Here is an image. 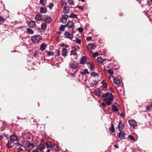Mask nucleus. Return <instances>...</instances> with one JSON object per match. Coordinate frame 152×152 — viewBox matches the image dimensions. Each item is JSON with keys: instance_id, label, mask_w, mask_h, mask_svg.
Returning <instances> with one entry per match:
<instances>
[{"instance_id": "1", "label": "nucleus", "mask_w": 152, "mask_h": 152, "mask_svg": "<svg viewBox=\"0 0 152 152\" xmlns=\"http://www.w3.org/2000/svg\"><path fill=\"white\" fill-rule=\"evenodd\" d=\"M102 97L104 98V100L106 104L108 106L110 105L112 102L113 101L114 97L113 94L111 93L107 92L104 93L102 95Z\"/></svg>"}, {"instance_id": "2", "label": "nucleus", "mask_w": 152, "mask_h": 152, "mask_svg": "<svg viewBox=\"0 0 152 152\" xmlns=\"http://www.w3.org/2000/svg\"><path fill=\"white\" fill-rule=\"evenodd\" d=\"M18 138L17 136L15 134H13L10 136V140H8L7 144L6 146L8 148H10L14 146V143L16 144L15 142H17Z\"/></svg>"}, {"instance_id": "3", "label": "nucleus", "mask_w": 152, "mask_h": 152, "mask_svg": "<svg viewBox=\"0 0 152 152\" xmlns=\"http://www.w3.org/2000/svg\"><path fill=\"white\" fill-rule=\"evenodd\" d=\"M42 39V37L39 35H35L31 38V40L34 43L40 42Z\"/></svg>"}, {"instance_id": "4", "label": "nucleus", "mask_w": 152, "mask_h": 152, "mask_svg": "<svg viewBox=\"0 0 152 152\" xmlns=\"http://www.w3.org/2000/svg\"><path fill=\"white\" fill-rule=\"evenodd\" d=\"M74 23L72 21H69L67 24L65 25L66 26L72 28V31L70 30V31L72 34L75 33V32L73 31L74 28H73L74 26Z\"/></svg>"}, {"instance_id": "5", "label": "nucleus", "mask_w": 152, "mask_h": 152, "mask_svg": "<svg viewBox=\"0 0 152 152\" xmlns=\"http://www.w3.org/2000/svg\"><path fill=\"white\" fill-rule=\"evenodd\" d=\"M112 107V111L115 112L118 111L120 109L119 106L116 102H115L114 105H113Z\"/></svg>"}, {"instance_id": "6", "label": "nucleus", "mask_w": 152, "mask_h": 152, "mask_svg": "<svg viewBox=\"0 0 152 152\" xmlns=\"http://www.w3.org/2000/svg\"><path fill=\"white\" fill-rule=\"evenodd\" d=\"M128 122L130 125L134 128H135L137 126V123L134 120H129L128 121Z\"/></svg>"}, {"instance_id": "7", "label": "nucleus", "mask_w": 152, "mask_h": 152, "mask_svg": "<svg viewBox=\"0 0 152 152\" xmlns=\"http://www.w3.org/2000/svg\"><path fill=\"white\" fill-rule=\"evenodd\" d=\"M79 63L77 61H74L71 64H70L71 67L73 69H76L78 67Z\"/></svg>"}, {"instance_id": "8", "label": "nucleus", "mask_w": 152, "mask_h": 152, "mask_svg": "<svg viewBox=\"0 0 152 152\" xmlns=\"http://www.w3.org/2000/svg\"><path fill=\"white\" fill-rule=\"evenodd\" d=\"M102 90H100L99 88H97L95 90V93L97 96L99 97H102V95L104 93L101 92Z\"/></svg>"}, {"instance_id": "9", "label": "nucleus", "mask_w": 152, "mask_h": 152, "mask_svg": "<svg viewBox=\"0 0 152 152\" xmlns=\"http://www.w3.org/2000/svg\"><path fill=\"white\" fill-rule=\"evenodd\" d=\"M126 136V133L123 131H120L119 133L118 137L121 140L124 139H125V137Z\"/></svg>"}, {"instance_id": "10", "label": "nucleus", "mask_w": 152, "mask_h": 152, "mask_svg": "<svg viewBox=\"0 0 152 152\" xmlns=\"http://www.w3.org/2000/svg\"><path fill=\"white\" fill-rule=\"evenodd\" d=\"M64 35L65 38H68L70 40H72L73 38V37L72 34H70L68 32H66L64 34Z\"/></svg>"}, {"instance_id": "11", "label": "nucleus", "mask_w": 152, "mask_h": 152, "mask_svg": "<svg viewBox=\"0 0 152 152\" xmlns=\"http://www.w3.org/2000/svg\"><path fill=\"white\" fill-rule=\"evenodd\" d=\"M28 26L31 28L35 27L36 26L35 21L33 20H30L29 21H27Z\"/></svg>"}, {"instance_id": "12", "label": "nucleus", "mask_w": 152, "mask_h": 152, "mask_svg": "<svg viewBox=\"0 0 152 152\" xmlns=\"http://www.w3.org/2000/svg\"><path fill=\"white\" fill-rule=\"evenodd\" d=\"M87 61V57L86 56H83L80 59V63L82 64H85Z\"/></svg>"}, {"instance_id": "13", "label": "nucleus", "mask_w": 152, "mask_h": 152, "mask_svg": "<svg viewBox=\"0 0 152 152\" xmlns=\"http://www.w3.org/2000/svg\"><path fill=\"white\" fill-rule=\"evenodd\" d=\"M96 47L94 44L89 43L88 44L87 48L88 50H91L93 49H95Z\"/></svg>"}, {"instance_id": "14", "label": "nucleus", "mask_w": 152, "mask_h": 152, "mask_svg": "<svg viewBox=\"0 0 152 152\" xmlns=\"http://www.w3.org/2000/svg\"><path fill=\"white\" fill-rule=\"evenodd\" d=\"M23 145L19 143H17L16 144V147L17 148V152H20L22 151V149L21 148V147Z\"/></svg>"}, {"instance_id": "15", "label": "nucleus", "mask_w": 152, "mask_h": 152, "mask_svg": "<svg viewBox=\"0 0 152 152\" xmlns=\"http://www.w3.org/2000/svg\"><path fill=\"white\" fill-rule=\"evenodd\" d=\"M72 49H73L70 51V55H73L74 56L77 55V53L76 51L77 50V49L75 47H72Z\"/></svg>"}, {"instance_id": "16", "label": "nucleus", "mask_w": 152, "mask_h": 152, "mask_svg": "<svg viewBox=\"0 0 152 152\" xmlns=\"http://www.w3.org/2000/svg\"><path fill=\"white\" fill-rule=\"evenodd\" d=\"M42 19L43 18L40 14L37 15L35 17V19L37 21H41Z\"/></svg>"}, {"instance_id": "17", "label": "nucleus", "mask_w": 152, "mask_h": 152, "mask_svg": "<svg viewBox=\"0 0 152 152\" xmlns=\"http://www.w3.org/2000/svg\"><path fill=\"white\" fill-rule=\"evenodd\" d=\"M124 125L122 123V122L121 121H120L118 123V129L119 131H121L122 129H123V126Z\"/></svg>"}, {"instance_id": "18", "label": "nucleus", "mask_w": 152, "mask_h": 152, "mask_svg": "<svg viewBox=\"0 0 152 152\" xmlns=\"http://www.w3.org/2000/svg\"><path fill=\"white\" fill-rule=\"evenodd\" d=\"M43 20L46 23H50L51 21V19L49 17H45L44 18Z\"/></svg>"}, {"instance_id": "19", "label": "nucleus", "mask_w": 152, "mask_h": 152, "mask_svg": "<svg viewBox=\"0 0 152 152\" xmlns=\"http://www.w3.org/2000/svg\"><path fill=\"white\" fill-rule=\"evenodd\" d=\"M67 50L66 48H63L61 51V54L64 56H66L67 55Z\"/></svg>"}, {"instance_id": "20", "label": "nucleus", "mask_w": 152, "mask_h": 152, "mask_svg": "<svg viewBox=\"0 0 152 152\" xmlns=\"http://www.w3.org/2000/svg\"><path fill=\"white\" fill-rule=\"evenodd\" d=\"M47 45L44 43L42 44L40 46V49L42 51H43L45 49V48L47 47Z\"/></svg>"}, {"instance_id": "21", "label": "nucleus", "mask_w": 152, "mask_h": 152, "mask_svg": "<svg viewBox=\"0 0 152 152\" xmlns=\"http://www.w3.org/2000/svg\"><path fill=\"white\" fill-rule=\"evenodd\" d=\"M102 84V86L103 88L102 89H107V84L105 82V81L103 80L101 82Z\"/></svg>"}, {"instance_id": "22", "label": "nucleus", "mask_w": 152, "mask_h": 152, "mask_svg": "<svg viewBox=\"0 0 152 152\" xmlns=\"http://www.w3.org/2000/svg\"><path fill=\"white\" fill-rule=\"evenodd\" d=\"M40 12L41 13H46L47 12L46 8L44 7H41L40 9Z\"/></svg>"}, {"instance_id": "23", "label": "nucleus", "mask_w": 152, "mask_h": 152, "mask_svg": "<svg viewBox=\"0 0 152 152\" xmlns=\"http://www.w3.org/2000/svg\"><path fill=\"white\" fill-rule=\"evenodd\" d=\"M113 82L116 85H118L120 83V81L118 78H115L113 79Z\"/></svg>"}, {"instance_id": "24", "label": "nucleus", "mask_w": 152, "mask_h": 152, "mask_svg": "<svg viewBox=\"0 0 152 152\" xmlns=\"http://www.w3.org/2000/svg\"><path fill=\"white\" fill-rule=\"evenodd\" d=\"M27 32L29 34H32L34 33V31L31 28H27L26 29Z\"/></svg>"}, {"instance_id": "25", "label": "nucleus", "mask_w": 152, "mask_h": 152, "mask_svg": "<svg viewBox=\"0 0 152 152\" xmlns=\"http://www.w3.org/2000/svg\"><path fill=\"white\" fill-rule=\"evenodd\" d=\"M88 66L91 70L93 71L94 70V65L93 63H91V64H89Z\"/></svg>"}, {"instance_id": "26", "label": "nucleus", "mask_w": 152, "mask_h": 152, "mask_svg": "<svg viewBox=\"0 0 152 152\" xmlns=\"http://www.w3.org/2000/svg\"><path fill=\"white\" fill-rule=\"evenodd\" d=\"M46 0H40L39 4H42L43 6H45L46 4Z\"/></svg>"}, {"instance_id": "27", "label": "nucleus", "mask_w": 152, "mask_h": 152, "mask_svg": "<svg viewBox=\"0 0 152 152\" xmlns=\"http://www.w3.org/2000/svg\"><path fill=\"white\" fill-rule=\"evenodd\" d=\"M97 62L99 63H102L103 62V59L100 57H98L97 59Z\"/></svg>"}, {"instance_id": "28", "label": "nucleus", "mask_w": 152, "mask_h": 152, "mask_svg": "<svg viewBox=\"0 0 152 152\" xmlns=\"http://www.w3.org/2000/svg\"><path fill=\"white\" fill-rule=\"evenodd\" d=\"M41 28L43 30H45L47 27L46 24L45 23H42L41 25Z\"/></svg>"}, {"instance_id": "29", "label": "nucleus", "mask_w": 152, "mask_h": 152, "mask_svg": "<svg viewBox=\"0 0 152 152\" xmlns=\"http://www.w3.org/2000/svg\"><path fill=\"white\" fill-rule=\"evenodd\" d=\"M46 52L47 54L49 56H53L54 54V53L53 52L47 51Z\"/></svg>"}, {"instance_id": "30", "label": "nucleus", "mask_w": 152, "mask_h": 152, "mask_svg": "<svg viewBox=\"0 0 152 152\" xmlns=\"http://www.w3.org/2000/svg\"><path fill=\"white\" fill-rule=\"evenodd\" d=\"M67 3L70 5H74V0H67Z\"/></svg>"}, {"instance_id": "31", "label": "nucleus", "mask_w": 152, "mask_h": 152, "mask_svg": "<svg viewBox=\"0 0 152 152\" xmlns=\"http://www.w3.org/2000/svg\"><path fill=\"white\" fill-rule=\"evenodd\" d=\"M46 145L48 148H50L52 147L51 143L50 142H48L46 143Z\"/></svg>"}, {"instance_id": "32", "label": "nucleus", "mask_w": 152, "mask_h": 152, "mask_svg": "<svg viewBox=\"0 0 152 152\" xmlns=\"http://www.w3.org/2000/svg\"><path fill=\"white\" fill-rule=\"evenodd\" d=\"M66 26L65 25L64 26V25H62L60 27V31H64V28L65 27H66Z\"/></svg>"}, {"instance_id": "33", "label": "nucleus", "mask_w": 152, "mask_h": 152, "mask_svg": "<svg viewBox=\"0 0 152 152\" xmlns=\"http://www.w3.org/2000/svg\"><path fill=\"white\" fill-rule=\"evenodd\" d=\"M39 149L40 151H42L44 149L45 146L43 144H40L39 146Z\"/></svg>"}, {"instance_id": "34", "label": "nucleus", "mask_w": 152, "mask_h": 152, "mask_svg": "<svg viewBox=\"0 0 152 152\" xmlns=\"http://www.w3.org/2000/svg\"><path fill=\"white\" fill-rule=\"evenodd\" d=\"M108 72L110 75L112 76L113 75V70L109 69L108 70Z\"/></svg>"}, {"instance_id": "35", "label": "nucleus", "mask_w": 152, "mask_h": 152, "mask_svg": "<svg viewBox=\"0 0 152 152\" xmlns=\"http://www.w3.org/2000/svg\"><path fill=\"white\" fill-rule=\"evenodd\" d=\"M110 131L113 133L115 131L114 126L113 125V124L111 125Z\"/></svg>"}, {"instance_id": "36", "label": "nucleus", "mask_w": 152, "mask_h": 152, "mask_svg": "<svg viewBox=\"0 0 152 152\" xmlns=\"http://www.w3.org/2000/svg\"><path fill=\"white\" fill-rule=\"evenodd\" d=\"M61 20L63 23H65L67 21V19L62 18H61Z\"/></svg>"}, {"instance_id": "37", "label": "nucleus", "mask_w": 152, "mask_h": 152, "mask_svg": "<svg viewBox=\"0 0 152 152\" xmlns=\"http://www.w3.org/2000/svg\"><path fill=\"white\" fill-rule=\"evenodd\" d=\"M69 16L71 18H76L77 17V15L74 13H72Z\"/></svg>"}, {"instance_id": "38", "label": "nucleus", "mask_w": 152, "mask_h": 152, "mask_svg": "<svg viewBox=\"0 0 152 152\" xmlns=\"http://www.w3.org/2000/svg\"><path fill=\"white\" fill-rule=\"evenodd\" d=\"M61 46L62 47H65V48H67L69 47V46L68 45L64 43L61 44Z\"/></svg>"}, {"instance_id": "39", "label": "nucleus", "mask_w": 152, "mask_h": 152, "mask_svg": "<svg viewBox=\"0 0 152 152\" xmlns=\"http://www.w3.org/2000/svg\"><path fill=\"white\" fill-rule=\"evenodd\" d=\"M82 74H89V72L87 69H86L84 70V72H82Z\"/></svg>"}, {"instance_id": "40", "label": "nucleus", "mask_w": 152, "mask_h": 152, "mask_svg": "<svg viewBox=\"0 0 152 152\" xmlns=\"http://www.w3.org/2000/svg\"><path fill=\"white\" fill-rule=\"evenodd\" d=\"M147 3L149 6L152 5V0H148Z\"/></svg>"}, {"instance_id": "41", "label": "nucleus", "mask_w": 152, "mask_h": 152, "mask_svg": "<svg viewBox=\"0 0 152 152\" xmlns=\"http://www.w3.org/2000/svg\"><path fill=\"white\" fill-rule=\"evenodd\" d=\"M91 75L92 76L95 77L96 76H98V74L97 73H95V72H93L91 73Z\"/></svg>"}, {"instance_id": "42", "label": "nucleus", "mask_w": 152, "mask_h": 152, "mask_svg": "<svg viewBox=\"0 0 152 152\" xmlns=\"http://www.w3.org/2000/svg\"><path fill=\"white\" fill-rule=\"evenodd\" d=\"M4 137H7V135L5 134H4L3 135L0 136V139L1 140H2Z\"/></svg>"}, {"instance_id": "43", "label": "nucleus", "mask_w": 152, "mask_h": 152, "mask_svg": "<svg viewBox=\"0 0 152 152\" xmlns=\"http://www.w3.org/2000/svg\"><path fill=\"white\" fill-rule=\"evenodd\" d=\"M129 138L132 140H135L134 137H133V136H132L131 135H129Z\"/></svg>"}, {"instance_id": "44", "label": "nucleus", "mask_w": 152, "mask_h": 152, "mask_svg": "<svg viewBox=\"0 0 152 152\" xmlns=\"http://www.w3.org/2000/svg\"><path fill=\"white\" fill-rule=\"evenodd\" d=\"M63 12L64 13H67L68 12V11L67 10V8L66 7H64V10Z\"/></svg>"}, {"instance_id": "45", "label": "nucleus", "mask_w": 152, "mask_h": 152, "mask_svg": "<svg viewBox=\"0 0 152 152\" xmlns=\"http://www.w3.org/2000/svg\"><path fill=\"white\" fill-rule=\"evenodd\" d=\"M77 29H78V31L80 33H81V32H82L83 30V29L82 28H80V27H79V28H78Z\"/></svg>"}, {"instance_id": "46", "label": "nucleus", "mask_w": 152, "mask_h": 152, "mask_svg": "<svg viewBox=\"0 0 152 152\" xmlns=\"http://www.w3.org/2000/svg\"><path fill=\"white\" fill-rule=\"evenodd\" d=\"M4 18L3 16H0V21H4Z\"/></svg>"}, {"instance_id": "47", "label": "nucleus", "mask_w": 152, "mask_h": 152, "mask_svg": "<svg viewBox=\"0 0 152 152\" xmlns=\"http://www.w3.org/2000/svg\"><path fill=\"white\" fill-rule=\"evenodd\" d=\"M28 147L31 149H33L34 148V146L32 144H30L29 145Z\"/></svg>"}, {"instance_id": "48", "label": "nucleus", "mask_w": 152, "mask_h": 152, "mask_svg": "<svg viewBox=\"0 0 152 152\" xmlns=\"http://www.w3.org/2000/svg\"><path fill=\"white\" fill-rule=\"evenodd\" d=\"M77 7L82 10H83L84 9V8L83 6H77Z\"/></svg>"}, {"instance_id": "49", "label": "nucleus", "mask_w": 152, "mask_h": 152, "mask_svg": "<svg viewBox=\"0 0 152 152\" xmlns=\"http://www.w3.org/2000/svg\"><path fill=\"white\" fill-rule=\"evenodd\" d=\"M75 42L79 44L80 43V40L78 39H77L75 41Z\"/></svg>"}, {"instance_id": "50", "label": "nucleus", "mask_w": 152, "mask_h": 152, "mask_svg": "<svg viewBox=\"0 0 152 152\" xmlns=\"http://www.w3.org/2000/svg\"><path fill=\"white\" fill-rule=\"evenodd\" d=\"M68 15H63L62 18L67 19V18H68Z\"/></svg>"}, {"instance_id": "51", "label": "nucleus", "mask_w": 152, "mask_h": 152, "mask_svg": "<svg viewBox=\"0 0 152 152\" xmlns=\"http://www.w3.org/2000/svg\"><path fill=\"white\" fill-rule=\"evenodd\" d=\"M99 55V54L98 52H95L93 54V56L94 57H95L96 56H97Z\"/></svg>"}, {"instance_id": "52", "label": "nucleus", "mask_w": 152, "mask_h": 152, "mask_svg": "<svg viewBox=\"0 0 152 152\" xmlns=\"http://www.w3.org/2000/svg\"><path fill=\"white\" fill-rule=\"evenodd\" d=\"M39 151V148H37L33 151L32 152H38Z\"/></svg>"}, {"instance_id": "53", "label": "nucleus", "mask_w": 152, "mask_h": 152, "mask_svg": "<svg viewBox=\"0 0 152 152\" xmlns=\"http://www.w3.org/2000/svg\"><path fill=\"white\" fill-rule=\"evenodd\" d=\"M101 106L103 108H104L105 107V104L104 102H103L102 103Z\"/></svg>"}, {"instance_id": "54", "label": "nucleus", "mask_w": 152, "mask_h": 152, "mask_svg": "<svg viewBox=\"0 0 152 152\" xmlns=\"http://www.w3.org/2000/svg\"><path fill=\"white\" fill-rule=\"evenodd\" d=\"M92 39V37H87V38H86V39L88 40V41H89V40H91Z\"/></svg>"}, {"instance_id": "55", "label": "nucleus", "mask_w": 152, "mask_h": 152, "mask_svg": "<svg viewBox=\"0 0 152 152\" xmlns=\"http://www.w3.org/2000/svg\"><path fill=\"white\" fill-rule=\"evenodd\" d=\"M91 85L92 86H94L96 85V83H95V82H94V83H91Z\"/></svg>"}, {"instance_id": "56", "label": "nucleus", "mask_w": 152, "mask_h": 152, "mask_svg": "<svg viewBox=\"0 0 152 152\" xmlns=\"http://www.w3.org/2000/svg\"><path fill=\"white\" fill-rule=\"evenodd\" d=\"M56 55L58 56H59L60 55V52L59 50H58L57 51V52H56Z\"/></svg>"}, {"instance_id": "57", "label": "nucleus", "mask_w": 152, "mask_h": 152, "mask_svg": "<svg viewBox=\"0 0 152 152\" xmlns=\"http://www.w3.org/2000/svg\"><path fill=\"white\" fill-rule=\"evenodd\" d=\"M53 4H52L49 7L51 9L53 7Z\"/></svg>"}, {"instance_id": "58", "label": "nucleus", "mask_w": 152, "mask_h": 152, "mask_svg": "<svg viewBox=\"0 0 152 152\" xmlns=\"http://www.w3.org/2000/svg\"><path fill=\"white\" fill-rule=\"evenodd\" d=\"M151 106H152V105H151L150 106V107H151ZM150 106H146V110H147L148 109H149V108L150 107Z\"/></svg>"}, {"instance_id": "59", "label": "nucleus", "mask_w": 152, "mask_h": 152, "mask_svg": "<svg viewBox=\"0 0 152 152\" xmlns=\"http://www.w3.org/2000/svg\"><path fill=\"white\" fill-rule=\"evenodd\" d=\"M91 62H88L87 63V65L88 66V65H89V64H91Z\"/></svg>"}, {"instance_id": "60", "label": "nucleus", "mask_w": 152, "mask_h": 152, "mask_svg": "<svg viewBox=\"0 0 152 152\" xmlns=\"http://www.w3.org/2000/svg\"><path fill=\"white\" fill-rule=\"evenodd\" d=\"M114 147L116 148H119V146L116 145H115Z\"/></svg>"}, {"instance_id": "61", "label": "nucleus", "mask_w": 152, "mask_h": 152, "mask_svg": "<svg viewBox=\"0 0 152 152\" xmlns=\"http://www.w3.org/2000/svg\"><path fill=\"white\" fill-rule=\"evenodd\" d=\"M24 28V27L23 26H20V27H18V29H20V28L21 29L22 28Z\"/></svg>"}, {"instance_id": "62", "label": "nucleus", "mask_w": 152, "mask_h": 152, "mask_svg": "<svg viewBox=\"0 0 152 152\" xmlns=\"http://www.w3.org/2000/svg\"><path fill=\"white\" fill-rule=\"evenodd\" d=\"M45 152H50V150L48 149L47 150V151H46Z\"/></svg>"}, {"instance_id": "63", "label": "nucleus", "mask_w": 152, "mask_h": 152, "mask_svg": "<svg viewBox=\"0 0 152 152\" xmlns=\"http://www.w3.org/2000/svg\"><path fill=\"white\" fill-rule=\"evenodd\" d=\"M82 2H84L85 0H80Z\"/></svg>"}, {"instance_id": "64", "label": "nucleus", "mask_w": 152, "mask_h": 152, "mask_svg": "<svg viewBox=\"0 0 152 152\" xmlns=\"http://www.w3.org/2000/svg\"><path fill=\"white\" fill-rule=\"evenodd\" d=\"M106 69H104V71H105V70H106Z\"/></svg>"}]
</instances>
